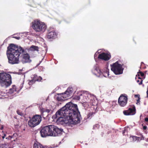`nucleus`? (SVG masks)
I'll list each match as a JSON object with an SVG mask.
<instances>
[{
    "instance_id": "nucleus-1",
    "label": "nucleus",
    "mask_w": 148,
    "mask_h": 148,
    "mask_svg": "<svg viewBox=\"0 0 148 148\" xmlns=\"http://www.w3.org/2000/svg\"><path fill=\"white\" fill-rule=\"evenodd\" d=\"M57 121L61 124H76L80 121L77 106L69 102L56 113Z\"/></svg>"
},
{
    "instance_id": "nucleus-2",
    "label": "nucleus",
    "mask_w": 148,
    "mask_h": 148,
    "mask_svg": "<svg viewBox=\"0 0 148 148\" xmlns=\"http://www.w3.org/2000/svg\"><path fill=\"white\" fill-rule=\"evenodd\" d=\"M7 54L9 62L12 64L18 63L20 56L23 63L31 61L29 54L25 51L24 49L21 47L14 44H10L8 47Z\"/></svg>"
},
{
    "instance_id": "nucleus-3",
    "label": "nucleus",
    "mask_w": 148,
    "mask_h": 148,
    "mask_svg": "<svg viewBox=\"0 0 148 148\" xmlns=\"http://www.w3.org/2000/svg\"><path fill=\"white\" fill-rule=\"evenodd\" d=\"M63 130L60 129L54 125H51L44 127L40 131L42 137L47 136H57L62 134Z\"/></svg>"
},
{
    "instance_id": "nucleus-4",
    "label": "nucleus",
    "mask_w": 148,
    "mask_h": 148,
    "mask_svg": "<svg viewBox=\"0 0 148 148\" xmlns=\"http://www.w3.org/2000/svg\"><path fill=\"white\" fill-rule=\"evenodd\" d=\"M10 75L5 73H0V85L2 86L7 87L11 84Z\"/></svg>"
},
{
    "instance_id": "nucleus-5",
    "label": "nucleus",
    "mask_w": 148,
    "mask_h": 148,
    "mask_svg": "<svg viewBox=\"0 0 148 148\" xmlns=\"http://www.w3.org/2000/svg\"><path fill=\"white\" fill-rule=\"evenodd\" d=\"M32 24L33 29L36 32H44L46 29L47 27L45 24L38 20H34Z\"/></svg>"
},
{
    "instance_id": "nucleus-6",
    "label": "nucleus",
    "mask_w": 148,
    "mask_h": 148,
    "mask_svg": "<svg viewBox=\"0 0 148 148\" xmlns=\"http://www.w3.org/2000/svg\"><path fill=\"white\" fill-rule=\"evenodd\" d=\"M42 120V117L40 115H36L28 121V124L29 127H34L39 125Z\"/></svg>"
},
{
    "instance_id": "nucleus-7",
    "label": "nucleus",
    "mask_w": 148,
    "mask_h": 148,
    "mask_svg": "<svg viewBox=\"0 0 148 148\" xmlns=\"http://www.w3.org/2000/svg\"><path fill=\"white\" fill-rule=\"evenodd\" d=\"M111 66V69L116 75H119L123 73V69L122 65L116 62L114 63Z\"/></svg>"
},
{
    "instance_id": "nucleus-8",
    "label": "nucleus",
    "mask_w": 148,
    "mask_h": 148,
    "mask_svg": "<svg viewBox=\"0 0 148 148\" xmlns=\"http://www.w3.org/2000/svg\"><path fill=\"white\" fill-rule=\"evenodd\" d=\"M127 98L126 96L121 95L118 99V103L119 105L122 107L125 106L127 103Z\"/></svg>"
},
{
    "instance_id": "nucleus-9",
    "label": "nucleus",
    "mask_w": 148,
    "mask_h": 148,
    "mask_svg": "<svg viewBox=\"0 0 148 148\" xmlns=\"http://www.w3.org/2000/svg\"><path fill=\"white\" fill-rule=\"evenodd\" d=\"M90 96V95L88 93V92L86 91L80 95L79 97H77V99L79 100L81 99L84 102H87L89 97Z\"/></svg>"
},
{
    "instance_id": "nucleus-10",
    "label": "nucleus",
    "mask_w": 148,
    "mask_h": 148,
    "mask_svg": "<svg viewBox=\"0 0 148 148\" xmlns=\"http://www.w3.org/2000/svg\"><path fill=\"white\" fill-rule=\"evenodd\" d=\"M110 58V55L108 53H104L99 54L98 56V58L106 61L109 60Z\"/></svg>"
},
{
    "instance_id": "nucleus-11",
    "label": "nucleus",
    "mask_w": 148,
    "mask_h": 148,
    "mask_svg": "<svg viewBox=\"0 0 148 148\" xmlns=\"http://www.w3.org/2000/svg\"><path fill=\"white\" fill-rule=\"evenodd\" d=\"M135 108L134 107L133 108H129L127 110L123 111V113L124 115H133L136 113Z\"/></svg>"
},
{
    "instance_id": "nucleus-12",
    "label": "nucleus",
    "mask_w": 148,
    "mask_h": 148,
    "mask_svg": "<svg viewBox=\"0 0 148 148\" xmlns=\"http://www.w3.org/2000/svg\"><path fill=\"white\" fill-rule=\"evenodd\" d=\"M73 92V89L71 88H69L64 93L63 95H65V98L69 97L71 96V95Z\"/></svg>"
},
{
    "instance_id": "nucleus-13",
    "label": "nucleus",
    "mask_w": 148,
    "mask_h": 148,
    "mask_svg": "<svg viewBox=\"0 0 148 148\" xmlns=\"http://www.w3.org/2000/svg\"><path fill=\"white\" fill-rule=\"evenodd\" d=\"M57 36V34L56 32L53 31L49 32L47 35L48 38L53 39L55 38Z\"/></svg>"
},
{
    "instance_id": "nucleus-14",
    "label": "nucleus",
    "mask_w": 148,
    "mask_h": 148,
    "mask_svg": "<svg viewBox=\"0 0 148 148\" xmlns=\"http://www.w3.org/2000/svg\"><path fill=\"white\" fill-rule=\"evenodd\" d=\"M64 94V93L58 94L56 96V99L59 101L64 100V99L65 97V95Z\"/></svg>"
},
{
    "instance_id": "nucleus-15",
    "label": "nucleus",
    "mask_w": 148,
    "mask_h": 148,
    "mask_svg": "<svg viewBox=\"0 0 148 148\" xmlns=\"http://www.w3.org/2000/svg\"><path fill=\"white\" fill-rule=\"evenodd\" d=\"M94 71L95 73V75L97 74L96 73H97L98 74H99V75H97L98 76H99V75H101L102 73L97 65L96 66V67H95Z\"/></svg>"
},
{
    "instance_id": "nucleus-16",
    "label": "nucleus",
    "mask_w": 148,
    "mask_h": 148,
    "mask_svg": "<svg viewBox=\"0 0 148 148\" xmlns=\"http://www.w3.org/2000/svg\"><path fill=\"white\" fill-rule=\"evenodd\" d=\"M34 148H47L46 146H43L38 143H35L34 144Z\"/></svg>"
},
{
    "instance_id": "nucleus-17",
    "label": "nucleus",
    "mask_w": 148,
    "mask_h": 148,
    "mask_svg": "<svg viewBox=\"0 0 148 148\" xmlns=\"http://www.w3.org/2000/svg\"><path fill=\"white\" fill-rule=\"evenodd\" d=\"M109 69L106 68L103 71V75L105 77H109Z\"/></svg>"
},
{
    "instance_id": "nucleus-18",
    "label": "nucleus",
    "mask_w": 148,
    "mask_h": 148,
    "mask_svg": "<svg viewBox=\"0 0 148 148\" xmlns=\"http://www.w3.org/2000/svg\"><path fill=\"white\" fill-rule=\"evenodd\" d=\"M30 49L32 51H38L39 47L37 46L32 45L31 46Z\"/></svg>"
},
{
    "instance_id": "nucleus-19",
    "label": "nucleus",
    "mask_w": 148,
    "mask_h": 148,
    "mask_svg": "<svg viewBox=\"0 0 148 148\" xmlns=\"http://www.w3.org/2000/svg\"><path fill=\"white\" fill-rule=\"evenodd\" d=\"M137 141H140L144 139V137L142 135L141 136L137 137Z\"/></svg>"
},
{
    "instance_id": "nucleus-20",
    "label": "nucleus",
    "mask_w": 148,
    "mask_h": 148,
    "mask_svg": "<svg viewBox=\"0 0 148 148\" xmlns=\"http://www.w3.org/2000/svg\"><path fill=\"white\" fill-rule=\"evenodd\" d=\"M16 112L17 114L20 116H23V114L21 111L20 110H18L16 111Z\"/></svg>"
},
{
    "instance_id": "nucleus-21",
    "label": "nucleus",
    "mask_w": 148,
    "mask_h": 148,
    "mask_svg": "<svg viewBox=\"0 0 148 148\" xmlns=\"http://www.w3.org/2000/svg\"><path fill=\"white\" fill-rule=\"evenodd\" d=\"M35 81L36 80L34 79H32L31 80H30L28 83L29 84V85H32V84H33L35 82Z\"/></svg>"
},
{
    "instance_id": "nucleus-22",
    "label": "nucleus",
    "mask_w": 148,
    "mask_h": 148,
    "mask_svg": "<svg viewBox=\"0 0 148 148\" xmlns=\"http://www.w3.org/2000/svg\"><path fill=\"white\" fill-rule=\"evenodd\" d=\"M138 76H139L140 75L142 77H143L144 75V74L141 72H138Z\"/></svg>"
},
{
    "instance_id": "nucleus-23",
    "label": "nucleus",
    "mask_w": 148,
    "mask_h": 148,
    "mask_svg": "<svg viewBox=\"0 0 148 148\" xmlns=\"http://www.w3.org/2000/svg\"><path fill=\"white\" fill-rule=\"evenodd\" d=\"M132 137L133 138V141H135L136 140H137V136H132Z\"/></svg>"
},
{
    "instance_id": "nucleus-24",
    "label": "nucleus",
    "mask_w": 148,
    "mask_h": 148,
    "mask_svg": "<svg viewBox=\"0 0 148 148\" xmlns=\"http://www.w3.org/2000/svg\"><path fill=\"white\" fill-rule=\"evenodd\" d=\"M138 79H140V83H138V84L139 85H141L142 83L143 80H142L141 78H140V77H138Z\"/></svg>"
},
{
    "instance_id": "nucleus-25",
    "label": "nucleus",
    "mask_w": 148,
    "mask_h": 148,
    "mask_svg": "<svg viewBox=\"0 0 148 148\" xmlns=\"http://www.w3.org/2000/svg\"><path fill=\"white\" fill-rule=\"evenodd\" d=\"M51 110L49 109H46L45 110H44L43 112H47L48 113L50 112Z\"/></svg>"
},
{
    "instance_id": "nucleus-26",
    "label": "nucleus",
    "mask_w": 148,
    "mask_h": 148,
    "mask_svg": "<svg viewBox=\"0 0 148 148\" xmlns=\"http://www.w3.org/2000/svg\"><path fill=\"white\" fill-rule=\"evenodd\" d=\"M13 38H15L17 40H19L20 39V37H14Z\"/></svg>"
},
{
    "instance_id": "nucleus-27",
    "label": "nucleus",
    "mask_w": 148,
    "mask_h": 148,
    "mask_svg": "<svg viewBox=\"0 0 148 148\" xmlns=\"http://www.w3.org/2000/svg\"><path fill=\"white\" fill-rule=\"evenodd\" d=\"M140 97L138 98V99L137 100V103H136L137 104H138V103H139V102H140Z\"/></svg>"
},
{
    "instance_id": "nucleus-28",
    "label": "nucleus",
    "mask_w": 148,
    "mask_h": 148,
    "mask_svg": "<svg viewBox=\"0 0 148 148\" xmlns=\"http://www.w3.org/2000/svg\"><path fill=\"white\" fill-rule=\"evenodd\" d=\"M134 96H135V97H138V98L139 97H140V95H135Z\"/></svg>"
},
{
    "instance_id": "nucleus-29",
    "label": "nucleus",
    "mask_w": 148,
    "mask_h": 148,
    "mask_svg": "<svg viewBox=\"0 0 148 148\" xmlns=\"http://www.w3.org/2000/svg\"><path fill=\"white\" fill-rule=\"evenodd\" d=\"M126 131V128H125L124 130H123V134H124L125 133Z\"/></svg>"
},
{
    "instance_id": "nucleus-30",
    "label": "nucleus",
    "mask_w": 148,
    "mask_h": 148,
    "mask_svg": "<svg viewBox=\"0 0 148 148\" xmlns=\"http://www.w3.org/2000/svg\"><path fill=\"white\" fill-rule=\"evenodd\" d=\"M147 128V127L146 126H144L143 127V129L144 130H146Z\"/></svg>"
},
{
    "instance_id": "nucleus-31",
    "label": "nucleus",
    "mask_w": 148,
    "mask_h": 148,
    "mask_svg": "<svg viewBox=\"0 0 148 148\" xmlns=\"http://www.w3.org/2000/svg\"><path fill=\"white\" fill-rule=\"evenodd\" d=\"M145 121L147 122L148 121V118H146L145 119Z\"/></svg>"
},
{
    "instance_id": "nucleus-32",
    "label": "nucleus",
    "mask_w": 148,
    "mask_h": 148,
    "mask_svg": "<svg viewBox=\"0 0 148 148\" xmlns=\"http://www.w3.org/2000/svg\"><path fill=\"white\" fill-rule=\"evenodd\" d=\"M5 136H6V134H4L3 136H2V137L3 139H4L5 138Z\"/></svg>"
},
{
    "instance_id": "nucleus-33",
    "label": "nucleus",
    "mask_w": 148,
    "mask_h": 148,
    "mask_svg": "<svg viewBox=\"0 0 148 148\" xmlns=\"http://www.w3.org/2000/svg\"><path fill=\"white\" fill-rule=\"evenodd\" d=\"M147 97H148V88H147Z\"/></svg>"
},
{
    "instance_id": "nucleus-34",
    "label": "nucleus",
    "mask_w": 148,
    "mask_h": 148,
    "mask_svg": "<svg viewBox=\"0 0 148 148\" xmlns=\"http://www.w3.org/2000/svg\"><path fill=\"white\" fill-rule=\"evenodd\" d=\"M137 83H139L140 82V81L139 80H137Z\"/></svg>"
},
{
    "instance_id": "nucleus-35",
    "label": "nucleus",
    "mask_w": 148,
    "mask_h": 148,
    "mask_svg": "<svg viewBox=\"0 0 148 148\" xmlns=\"http://www.w3.org/2000/svg\"><path fill=\"white\" fill-rule=\"evenodd\" d=\"M97 53H96L95 54V55H94V58H95V57L96 56Z\"/></svg>"
},
{
    "instance_id": "nucleus-36",
    "label": "nucleus",
    "mask_w": 148,
    "mask_h": 148,
    "mask_svg": "<svg viewBox=\"0 0 148 148\" xmlns=\"http://www.w3.org/2000/svg\"><path fill=\"white\" fill-rule=\"evenodd\" d=\"M92 113H89V115H88L89 116V117H90V116H91V115H92Z\"/></svg>"
},
{
    "instance_id": "nucleus-37",
    "label": "nucleus",
    "mask_w": 148,
    "mask_h": 148,
    "mask_svg": "<svg viewBox=\"0 0 148 148\" xmlns=\"http://www.w3.org/2000/svg\"><path fill=\"white\" fill-rule=\"evenodd\" d=\"M146 141L147 142H148V138L147 139H146Z\"/></svg>"
},
{
    "instance_id": "nucleus-38",
    "label": "nucleus",
    "mask_w": 148,
    "mask_h": 148,
    "mask_svg": "<svg viewBox=\"0 0 148 148\" xmlns=\"http://www.w3.org/2000/svg\"><path fill=\"white\" fill-rule=\"evenodd\" d=\"M96 125H97V126H98V125H97V124Z\"/></svg>"
},
{
    "instance_id": "nucleus-39",
    "label": "nucleus",
    "mask_w": 148,
    "mask_h": 148,
    "mask_svg": "<svg viewBox=\"0 0 148 148\" xmlns=\"http://www.w3.org/2000/svg\"><path fill=\"white\" fill-rule=\"evenodd\" d=\"M3 129V127H2L1 128V129Z\"/></svg>"
}]
</instances>
